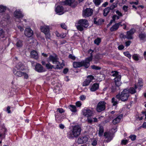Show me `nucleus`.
<instances>
[{"label": "nucleus", "instance_id": "nucleus-8", "mask_svg": "<svg viewBox=\"0 0 146 146\" xmlns=\"http://www.w3.org/2000/svg\"><path fill=\"white\" fill-rule=\"evenodd\" d=\"M135 29H132L130 30L129 31L127 32L126 35H122V37L124 38H127L128 39H131L133 38L132 35L135 33Z\"/></svg>", "mask_w": 146, "mask_h": 146}, {"label": "nucleus", "instance_id": "nucleus-47", "mask_svg": "<svg viewBox=\"0 0 146 146\" xmlns=\"http://www.w3.org/2000/svg\"><path fill=\"white\" fill-rule=\"evenodd\" d=\"M58 112L60 113H62L64 112V110L62 108H59L57 109V111Z\"/></svg>", "mask_w": 146, "mask_h": 146}, {"label": "nucleus", "instance_id": "nucleus-31", "mask_svg": "<svg viewBox=\"0 0 146 146\" xmlns=\"http://www.w3.org/2000/svg\"><path fill=\"white\" fill-rule=\"evenodd\" d=\"M70 110L72 112H76V108L75 106L73 105L70 106Z\"/></svg>", "mask_w": 146, "mask_h": 146}, {"label": "nucleus", "instance_id": "nucleus-53", "mask_svg": "<svg viewBox=\"0 0 146 146\" xmlns=\"http://www.w3.org/2000/svg\"><path fill=\"white\" fill-rule=\"evenodd\" d=\"M116 13L119 16L122 17V15L121 13L118 10L116 11Z\"/></svg>", "mask_w": 146, "mask_h": 146}, {"label": "nucleus", "instance_id": "nucleus-6", "mask_svg": "<svg viewBox=\"0 0 146 146\" xmlns=\"http://www.w3.org/2000/svg\"><path fill=\"white\" fill-rule=\"evenodd\" d=\"M129 96V91L127 89H125L121 92L120 94L117 95L116 98L123 102H125L127 100Z\"/></svg>", "mask_w": 146, "mask_h": 146}, {"label": "nucleus", "instance_id": "nucleus-25", "mask_svg": "<svg viewBox=\"0 0 146 146\" xmlns=\"http://www.w3.org/2000/svg\"><path fill=\"white\" fill-rule=\"evenodd\" d=\"M30 54V57L31 58L35 59H36V51L35 50L32 51Z\"/></svg>", "mask_w": 146, "mask_h": 146}, {"label": "nucleus", "instance_id": "nucleus-27", "mask_svg": "<svg viewBox=\"0 0 146 146\" xmlns=\"http://www.w3.org/2000/svg\"><path fill=\"white\" fill-rule=\"evenodd\" d=\"M45 66L46 68L48 69H51L52 68H54L55 67H54V65H52L49 62L48 63L46 64H45Z\"/></svg>", "mask_w": 146, "mask_h": 146}, {"label": "nucleus", "instance_id": "nucleus-23", "mask_svg": "<svg viewBox=\"0 0 146 146\" xmlns=\"http://www.w3.org/2000/svg\"><path fill=\"white\" fill-rule=\"evenodd\" d=\"M55 120L56 122L58 123H59L62 121V119L61 118L60 114L57 113L55 114Z\"/></svg>", "mask_w": 146, "mask_h": 146}, {"label": "nucleus", "instance_id": "nucleus-22", "mask_svg": "<svg viewBox=\"0 0 146 146\" xmlns=\"http://www.w3.org/2000/svg\"><path fill=\"white\" fill-rule=\"evenodd\" d=\"M104 136L107 138L109 141H110L113 138V135L110 133L106 132L104 133Z\"/></svg>", "mask_w": 146, "mask_h": 146}, {"label": "nucleus", "instance_id": "nucleus-12", "mask_svg": "<svg viewBox=\"0 0 146 146\" xmlns=\"http://www.w3.org/2000/svg\"><path fill=\"white\" fill-rule=\"evenodd\" d=\"M93 11L90 8H86L83 11L82 15L83 17H89L91 16L93 13Z\"/></svg>", "mask_w": 146, "mask_h": 146}, {"label": "nucleus", "instance_id": "nucleus-4", "mask_svg": "<svg viewBox=\"0 0 146 146\" xmlns=\"http://www.w3.org/2000/svg\"><path fill=\"white\" fill-rule=\"evenodd\" d=\"M48 62H51L53 64L56 65L55 69H61L62 68V64H60L58 61V58L57 56L54 54V55H50L47 60Z\"/></svg>", "mask_w": 146, "mask_h": 146}, {"label": "nucleus", "instance_id": "nucleus-20", "mask_svg": "<svg viewBox=\"0 0 146 146\" xmlns=\"http://www.w3.org/2000/svg\"><path fill=\"white\" fill-rule=\"evenodd\" d=\"M123 115L122 114H120L118 116L113 120L112 122L113 124H116L119 123Z\"/></svg>", "mask_w": 146, "mask_h": 146}, {"label": "nucleus", "instance_id": "nucleus-10", "mask_svg": "<svg viewBox=\"0 0 146 146\" xmlns=\"http://www.w3.org/2000/svg\"><path fill=\"white\" fill-rule=\"evenodd\" d=\"M94 79V77L92 75L88 76L87 78L82 83V86H88L93 80Z\"/></svg>", "mask_w": 146, "mask_h": 146}, {"label": "nucleus", "instance_id": "nucleus-45", "mask_svg": "<svg viewBox=\"0 0 146 146\" xmlns=\"http://www.w3.org/2000/svg\"><path fill=\"white\" fill-rule=\"evenodd\" d=\"M31 64L32 66L35 67V70L36 71V63L34 61H31Z\"/></svg>", "mask_w": 146, "mask_h": 146}, {"label": "nucleus", "instance_id": "nucleus-34", "mask_svg": "<svg viewBox=\"0 0 146 146\" xmlns=\"http://www.w3.org/2000/svg\"><path fill=\"white\" fill-rule=\"evenodd\" d=\"M117 7V4L115 3H113V4L111 5L110 7H109L110 10H112Z\"/></svg>", "mask_w": 146, "mask_h": 146}, {"label": "nucleus", "instance_id": "nucleus-15", "mask_svg": "<svg viewBox=\"0 0 146 146\" xmlns=\"http://www.w3.org/2000/svg\"><path fill=\"white\" fill-rule=\"evenodd\" d=\"M88 140V138L86 136L82 137L78 139L77 142L79 144H82L86 142Z\"/></svg>", "mask_w": 146, "mask_h": 146}, {"label": "nucleus", "instance_id": "nucleus-50", "mask_svg": "<svg viewBox=\"0 0 146 146\" xmlns=\"http://www.w3.org/2000/svg\"><path fill=\"white\" fill-rule=\"evenodd\" d=\"M97 144V141L96 140L94 139L93 141H92V145L93 146H96Z\"/></svg>", "mask_w": 146, "mask_h": 146}, {"label": "nucleus", "instance_id": "nucleus-40", "mask_svg": "<svg viewBox=\"0 0 146 146\" xmlns=\"http://www.w3.org/2000/svg\"><path fill=\"white\" fill-rule=\"evenodd\" d=\"M6 10V7L2 5H0V13L4 12Z\"/></svg>", "mask_w": 146, "mask_h": 146}, {"label": "nucleus", "instance_id": "nucleus-41", "mask_svg": "<svg viewBox=\"0 0 146 146\" xmlns=\"http://www.w3.org/2000/svg\"><path fill=\"white\" fill-rule=\"evenodd\" d=\"M138 84V86L140 87H142L143 86V83L142 79H139V80Z\"/></svg>", "mask_w": 146, "mask_h": 146}, {"label": "nucleus", "instance_id": "nucleus-26", "mask_svg": "<svg viewBox=\"0 0 146 146\" xmlns=\"http://www.w3.org/2000/svg\"><path fill=\"white\" fill-rule=\"evenodd\" d=\"M37 71L42 72L44 71L43 67L40 64L37 63Z\"/></svg>", "mask_w": 146, "mask_h": 146}, {"label": "nucleus", "instance_id": "nucleus-30", "mask_svg": "<svg viewBox=\"0 0 146 146\" xmlns=\"http://www.w3.org/2000/svg\"><path fill=\"white\" fill-rule=\"evenodd\" d=\"M104 132V128L103 127L100 126L99 128L98 135L100 136H102Z\"/></svg>", "mask_w": 146, "mask_h": 146}, {"label": "nucleus", "instance_id": "nucleus-42", "mask_svg": "<svg viewBox=\"0 0 146 146\" xmlns=\"http://www.w3.org/2000/svg\"><path fill=\"white\" fill-rule=\"evenodd\" d=\"M121 76L120 75L117 76L115 78V82L121 81Z\"/></svg>", "mask_w": 146, "mask_h": 146}, {"label": "nucleus", "instance_id": "nucleus-33", "mask_svg": "<svg viewBox=\"0 0 146 146\" xmlns=\"http://www.w3.org/2000/svg\"><path fill=\"white\" fill-rule=\"evenodd\" d=\"M96 6L99 5L102 2V0H93Z\"/></svg>", "mask_w": 146, "mask_h": 146}, {"label": "nucleus", "instance_id": "nucleus-5", "mask_svg": "<svg viewBox=\"0 0 146 146\" xmlns=\"http://www.w3.org/2000/svg\"><path fill=\"white\" fill-rule=\"evenodd\" d=\"M76 26L78 30L82 31L84 29L88 27L89 23L88 21L86 19H81L79 20L78 24H76Z\"/></svg>", "mask_w": 146, "mask_h": 146}, {"label": "nucleus", "instance_id": "nucleus-7", "mask_svg": "<svg viewBox=\"0 0 146 146\" xmlns=\"http://www.w3.org/2000/svg\"><path fill=\"white\" fill-rule=\"evenodd\" d=\"M40 29L41 31L45 34L46 36V38L49 39L50 36L49 32L50 28L49 26L46 25L41 26Z\"/></svg>", "mask_w": 146, "mask_h": 146}, {"label": "nucleus", "instance_id": "nucleus-21", "mask_svg": "<svg viewBox=\"0 0 146 146\" xmlns=\"http://www.w3.org/2000/svg\"><path fill=\"white\" fill-rule=\"evenodd\" d=\"M104 21V19H98L97 18H94V23L95 24L97 25L101 24Z\"/></svg>", "mask_w": 146, "mask_h": 146}, {"label": "nucleus", "instance_id": "nucleus-61", "mask_svg": "<svg viewBox=\"0 0 146 146\" xmlns=\"http://www.w3.org/2000/svg\"><path fill=\"white\" fill-rule=\"evenodd\" d=\"M87 120L88 122L89 123H92L93 122V120L90 118L88 117Z\"/></svg>", "mask_w": 146, "mask_h": 146}, {"label": "nucleus", "instance_id": "nucleus-63", "mask_svg": "<svg viewBox=\"0 0 146 146\" xmlns=\"http://www.w3.org/2000/svg\"><path fill=\"white\" fill-rule=\"evenodd\" d=\"M10 107L9 106H8L7 108V111L8 113H10L11 111L10 110Z\"/></svg>", "mask_w": 146, "mask_h": 146}, {"label": "nucleus", "instance_id": "nucleus-36", "mask_svg": "<svg viewBox=\"0 0 146 146\" xmlns=\"http://www.w3.org/2000/svg\"><path fill=\"white\" fill-rule=\"evenodd\" d=\"M123 54L125 56L129 58L130 59H131V55L130 54L129 52L127 51L124 52Z\"/></svg>", "mask_w": 146, "mask_h": 146}, {"label": "nucleus", "instance_id": "nucleus-16", "mask_svg": "<svg viewBox=\"0 0 146 146\" xmlns=\"http://www.w3.org/2000/svg\"><path fill=\"white\" fill-rule=\"evenodd\" d=\"M121 23L122 22H120L118 23H115L110 28V30L111 31H113L117 30L120 25H121V26H122V25H121Z\"/></svg>", "mask_w": 146, "mask_h": 146}, {"label": "nucleus", "instance_id": "nucleus-58", "mask_svg": "<svg viewBox=\"0 0 146 146\" xmlns=\"http://www.w3.org/2000/svg\"><path fill=\"white\" fill-rule=\"evenodd\" d=\"M131 43V41L129 40L125 42V44L126 46H129L130 45Z\"/></svg>", "mask_w": 146, "mask_h": 146}, {"label": "nucleus", "instance_id": "nucleus-62", "mask_svg": "<svg viewBox=\"0 0 146 146\" xmlns=\"http://www.w3.org/2000/svg\"><path fill=\"white\" fill-rule=\"evenodd\" d=\"M108 2H106L102 4V7H105L108 5Z\"/></svg>", "mask_w": 146, "mask_h": 146}, {"label": "nucleus", "instance_id": "nucleus-18", "mask_svg": "<svg viewBox=\"0 0 146 146\" xmlns=\"http://www.w3.org/2000/svg\"><path fill=\"white\" fill-rule=\"evenodd\" d=\"M99 87V84L97 83L94 84L90 87V90L91 92H94L97 90Z\"/></svg>", "mask_w": 146, "mask_h": 146}, {"label": "nucleus", "instance_id": "nucleus-13", "mask_svg": "<svg viewBox=\"0 0 146 146\" xmlns=\"http://www.w3.org/2000/svg\"><path fill=\"white\" fill-rule=\"evenodd\" d=\"M63 4L69 5L72 7H74L76 5V2L75 0H67L62 2Z\"/></svg>", "mask_w": 146, "mask_h": 146}, {"label": "nucleus", "instance_id": "nucleus-55", "mask_svg": "<svg viewBox=\"0 0 146 146\" xmlns=\"http://www.w3.org/2000/svg\"><path fill=\"white\" fill-rule=\"evenodd\" d=\"M60 86L59 85H56L55 88L56 90L59 91L60 89Z\"/></svg>", "mask_w": 146, "mask_h": 146}, {"label": "nucleus", "instance_id": "nucleus-57", "mask_svg": "<svg viewBox=\"0 0 146 146\" xmlns=\"http://www.w3.org/2000/svg\"><path fill=\"white\" fill-rule=\"evenodd\" d=\"M121 143L122 144L126 145L127 143V140H123L122 141Z\"/></svg>", "mask_w": 146, "mask_h": 146}, {"label": "nucleus", "instance_id": "nucleus-44", "mask_svg": "<svg viewBox=\"0 0 146 146\" xmlns=\"http://www.w3.org/2000/svg\"><path fill=\"white\" fill-rule=\"evenodd\" d=\"M129 138L132 141H134L136 139V136L134 135H131L130 136Z\"/></svg>", "mask_w": 146, "mask_h": 146}, {"label": "nucleus", "instance_id": "nucleus-49", "mask_svg": "<svg viewBox=\"0 0 146 146\" xmlns=\"http://www.w3.org/2000/svg\"><path fill=\"white\" fill-rule=\"evenodd\" d=\"M128 7L127 6L124 5L123 7V9L125 12L127 11L128 10Z\"/></svg>", "mask_w": 146, "mask_h": 146}, {"label": "nucleus", "instance_id": "nucleus-38", "mask_svg": "<svg viewBox=\"0 0 146 146\" xmlns=\"http://www.w3.org/2000/svg\"><path fill=\"white\" fill-rule=\"evenodd\" d=\"M101 41L100 38H98L94 40V43L97 45H98L101 42Z\"/></svg>", "mask_w": 146, "mask_h": 146}, {"label": "nucleus", "instance_id": "nucleus-35", "mask_svg": "<svg viewBox=\"0 0 146 146\" xmlns=\"http://www.w3.org/2000/svg\"><path fill=\"white\" fill-rule=\"evenodd\" d=\"M0 37L2 38H3L5 37V32L1 29H0Z\"/></svg>", "mask_w": 146, "mask_h": 146}, {"label": "nucleus", "instance_id": "nucleus-37", "mask_svg": "<svg viewBox=\"0 0 146 146\" xmlns=\"http://www.w3.org/2000/svg\"><path fill=\"white\" fill-rule=\"evenodd\" d=\"M133 59L135 61H138L139 60V56L137 54H134L132 56Z\"/></svg>", "mask_w": 146, "mask_h": 146}, {"label": "nucleus", "instance_id": "nucleus-14", "mask_svg": "<svg viewBox=\"0 0 146 146\" xmlns=\"http://www.w3.org/2000/svg\"><path fill=\"white\" fill-rule=\"evenodd\" d=\"M24 34L27 37H30L33 35V32L30 28H27L25 31Z\"/></svg>", "mask_w": 146, "mask_h": 146}, {"label": "nucleus", "instance_id": "nucleus-19", "mask_svg": "<svg viewBox=\"0 0 146 146\" xmlns=\"http://www.w3.org/2000/svg\"><path fill=\"white\" fill-rule=\"evenodd\" d=\"M14 16L16 18H22L23 17V15L22 14L20 11H15L14 13Z\"/></svg>", "mask_w": 146, "mask_h": 146}, {"label": "nucleus", "instance_id": "nucleus-9", "mask_svg": "<svg viewBox=\"0 0 146 146\" xmlns=\"http://www.w3.org/2000/svg\"><path fill=\"white\" fill-rule=\"evenodd\" d=\"M106 103L104 101L99 102L97 106L96 110L98 112H100L105 109Z\"/></svg>", "mask_w": 146, "mask_h": 146}, {"label": "nucleus", "instance_id": "nucleus-60", "mask_svg": "<svg viewBox=\"0 0 146 146\" xmlns=\"http://www.w3.org/2000/svg\"><path fill=\"white\" fill-rule=\"evenodd\" d=\"M18 29H19L21 31H22L24 30V29L23 27L20 25L17 26Z\"/></svg>", "mask_w": 146, "mask_h": 146}, {"label": "nucleus", "instance_id": "nucleus-51", "mask_svg": "<svg viewBox=\"0 0 146 146\" xmlns=\"http://www.w3.org/2000/svg\"><path fill=\"white\" fill-rule=\"evenodd\" d=\"M86 98V97L84 95H82L80 97V99L81 100H84Z\"/></svg>", "mask_w": 146, "mask_h": 146}, {"label": "nucleus", "instance_id": "nucleus-56", "mask_svg": "<svg viewBox=\"0 0 146 146\" xmlns=\"http://www.w3.org/2000/svg\"><path fill=\"white\" fill-rule=\"evenodd\" d=\"M124 46L123 45H121L118 47V48L119 50H121L124 48Z\"/></svg>", "mask_w": 146, "mask_h": 146}, {"label": "nucleus", "instance_id": "nucleus-29", "mask_svg": "<svg viewBox=\"0 0 146 146\" xmlns=\"http://www.w3.org/2000/svg\"><path fill=\"white\" fill-rule=\"evenodd\" d=\"M110 10L109 7H107L104 10L103 15L104 16H106L107 15L109 12Z\"/></svg>", "mask_w": 146, "mask_h": 146}, {"label": "nucleus", "instance_id": "nucleus-2", "mask_svg": "<svg viewBox=\"0 0 146 146\" xmlns=\"http://www.w3.org/2000/svg\"><path fill=\"white\" fill-rule=\"evenodd\" d=\"M92 60V55L86 58L85 60L80 62H74L73 63V66L74 68L80 67L84 66L86 68H88L90 65V62Z\"/></svg>", "mask_w": 146, "mask_h": 146}, {"label": "nucleus", "instance_id": "nucleus-17", "mask_svg": "<svg viewBox=\"0 0 146 146\" xmlns=\"http://www.w3.org/2000/svg\"><path fill=\"white\" fill-rule=\"evenodd\" d=\"M55 11L59 15H61L64 13L63 8L62 6H58L56 8Z\"/></svg>", "mask_w": 146, "mask_h": 146}, {"label": "nucleus", "instance_id": "nucleus-43", "mask_svg": "<svg viewBox=\"0 0 146 146\" xmlns=\"http://www.w3.org/2000/svg\"><path fill=\"white\" fill-rule=\"evenodd\" d=\"M112 76H115L116 77L117 76H119L118 72H117L116 71H112Z\"/></svg>", "mask_w": 146, "mask_h": 146}, {"label": "nucleus", "instance_id": "nucleus-59", "mask_svg": "<svg viewBox=\"0 0 146 146\" xmlns=\"http://www.w3.org/2000/svg\"><path fill=\"white\" fill-rule=\"evenodd\" d=\"M69 58L72 59L74 60L75 59V57L74 56H73L71 54H70L69 55Z\"/></svg>", "mask_w": 146, "mask_h": 146}, {"label": "nucleus", "instance_id": "nucleus-28", "mask_svg": "<svg viewBox=\"0 0 146 146\" xmlns=\"http://www.w3.org/2000/svg\"><path fill=\"white\" fill-rule=\"evenodd\" d=\"M111 103L113 106H116L118 104V102L116 99L114 98H113L111 99Z\"/></svg>", "mask_w": 146, "mask_h": 146}, {"label": "nucleus", "instance_id": "nucleus-3", "mask_svg": "<svg viewBox=\"0 0 146 146\" xmlns=\"http://www.w3.org/2000/svg\"><path fill=\"white\" fill-rule=\"evenodd\" d=\"M81 131V128L79 125H75L72 130L68 133L67 136L69 139L77 137L80 134Z\"/></svg>", "mask_w": 146, "mask_h": 146}, {"label": "nucleus", "instance_id": "nucleus-64", "mask_svg": "<svg viewBox=\"0 0 146 146\" xmlns=\"http://www.w3.org/2000/svg\"><path fill=\"white\" fill-rule=\"evenodd\" d=\"M68 71V69L67 68H65L63 70V73L65 74H66Z\"/></svg>", "mask_w": 146, "mask_h": 146}, {"label": "nucleus", "instance_id": "nucleus-54", "mask_svg": "<svg viewBox=\"0 0 146 146\" xmlns=\"http://www.w3.org/2000/svg\"><path fill=\"white\" fill-rule=\"evenodd\" d=\"M115 85L117 86H119L121 85V81L115 82Z\"/></svg>", "mask_w": 146, "mask_h": 146}, {"label": "nucleus", "instance_id": "nucleus-48", "mask_svg": "<svg viewBox=\"0 0 146 146\" xmlns=\"http://www.w3.org/2000/svg\"><path fill=\"white\" fill-rule=\"evenodd\" d=\"M60 26L63 29H66L67 28V26L64 23H61L60 25Z\"/></svg>", "mask_w": 146, "mask_h": 146}, {"label": "nucleus", "instance_id": "nucleus-1", "mask_svg": "<svg viewBox=\"0 0 146 146\" xmlns=\"http://www.w3.org/2000/svg\"><path fill=\"white\" fill-rule=\"evenodd\" d=\"M25 70V66L21 62L18 63L13 68V72L14 74L17 76L21 77L24 76L25 78H28V74L23 71Z\"/></svg>", "mask_w": 146, "mask_h": 146}, {"label": "nucleus", "instance_id": "nucleus-11", "mask_svg": "<svg viewBox=\"0 0 146 146\" xmlns=\"http://www.w3.org/2000/svg\"><path fill=\"white\" fill-rule=\"evenodd\" d=\"M82 111L83 115L88 117L92 116L93 113L92 111L88 108H84Z\"/></svg>", "mask_w": 146, "mask_h": 146}, {"label": "nucleus", "instance_id": "nucleus-46", "mask_svg": "<svg viewBox=\"0 0 146 146\" xmlns=\"http://www.w3.org/2000/svg\"><path fill=\"white\" fill-rule=\"evenodd\" d=\"M91 68L94 69L95 70H100L101 69V68L100 67L95 66V65H93L91 66Z\"/></svg>", "mask_w": 146, "mask_h": 146}, {"label": "nucleus", "instance_id": "nucleus-32", "mask_svg": "<svg viewBox=\"0 0 146 146\" xmlns=\"http://www.w3.org/2000/svg\"><path fill=\"white\" fill-rule=\"evenodd\" d=\"M23 45L22 41L21 40H18L16 43V46L18 47H21Z\"/></svg>", "mask_w": 146, "mask_h": 146}, {"label": "nucleus", "instance_id": "nucleus-24", "mask_svg": "<svg viewBox=\"0 0 146 146\" xmlns=\"http://www.w3.org/2000/svg\"><path fill=\"white\" fill-rule=\"evenodd\" d=\"M137 86L136 85H135V88L131 87L128 90L129 91V94L131 93V94H133L136 92V89L137 88Z\"/></svg>", "mask_w": 146, "mask_h": 146}, {"label": "nucleus", "instance_id": "nucleus-52", "mask_svg": "<svg viewBox=\"0 0 146 146\" xmlns=\"http://www.w3.org/2000/svg\"><path fill=\"white\" fill-rule=\"evenodd\" d=\"M76 104L77 106L78 107H80L81 106L82 104L80 102L78 101L76 102Z\"/></svg>", "mask_w": 146, "mask_h": 146}, {"label": "nucleus", "instance_id": "nucleus-39", "mask_svg": "<svg viewBox=\"0 0 146 146\" xmlns=\"http://www.w3.org/2000/svg\"><path fill=\"white\" fill-rule=\"evenodd\" d=\"M146 37V35L145 34L141 33L139 35V37L141 40H144Z\"/></svg>", "mask_w": 146, "mask_h": 146}]
</instances>
